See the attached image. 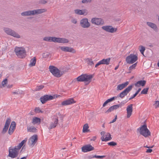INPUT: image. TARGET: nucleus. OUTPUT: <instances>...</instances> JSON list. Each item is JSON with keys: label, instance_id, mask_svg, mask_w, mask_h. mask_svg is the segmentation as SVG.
I'll return each mask as SVG.
<instances>
[{"label": "nucleus", "instance_id": "f257e3e1", "mask_svg": "<svg viewBox=\"0 0 159 159\" xmlns=\"http://www.w3.org/2000/svg\"><path fill=\"white\" fill-rule=\"evenodd\" d=\"M45 9H40L33 10H29L25 11L21 13V15L22 16H34L41 14L46 11Z\"/></svg>", "mask_w": 159, "mask_h": 159}, {"label": "nucleus", "instance_id": "f03ea898", "mask_svg": "<svg viewBox=\"0 0 159 159\" xmlns=\"http://www.w3.org/2000/svg\"><path fill=\"white\" fill-rule=\"evenodd\" d=\"M14 51L16 55L19 58H23L26 56V51L23 48L16 47L15 48Z\"/></svg>", "mask_w": 159, "mask_h": 159}, {"label": "nucleus", "instance_id": "7ed1b4c3", "mask_svg": "<svg viewBox=\"0 0 159 159\" xmlns=\"http://www.w3.org/2000/svg\"><path fill=\"white\" fill-rule=\"evenodd\" d=\"M50 71L55 77H60L63 74V72L59 70L57 67L50 66L49 67Z\"/></svg>", "mask_w": 159, "mask_h": 159}, {"label": "nucleus", "instance_id": "20e7f679", "mask_svg": "<svg viewBox=\"0 0 159 159\" xmlns=\"http://www.w3.org/2000/svg\"><path fill=\"white\" fill-rule=\"evenodd\" d=\"M93 76L92 75H88L86 74H82L76 78L77 80L79 82L86 81L89 83Z\"/></svg>", "mask_w": 159, "mask_h": 159}, {"label": "nucleus", "instance_id": "39448f33", "mask_svg": "<svg viewBox=\"0 0 159 159\" xmlns=\"http://www.w3.org/2000/svg\"><path fill=\"white\" fill-rule=\"evenodd\" d=\"M137 130L141 135L145 137H146L149 134V131L146 124H144L141 126L137 129Z\"/></svg>", "mask_w": 159, "mask_h": 159}, {"label": "nucleus", "instance_id": "423d86ee", "mask_svg": "<svg viewBox=\"0 0 159 159\" xmlns=\"http://www.w3.org/2000/svg\"><path fill=\"white\" fill-rule=\"evenodd\" d=\"M138 60V55L131 54L126 57V61L127 63L132 64Z\"/></svg>", "mask_w": 159, "mask_h": 159}, {"label": "nucleus", "instance_id": "0eeeda50", "mask_svg": "<svg viewBox=\"0 0 159 159\" xmlns=\"http://www.w3.org/2000/svg\"><path fill=\"white\" fill-rule=\"evenodd\" d=\"M19 150L16 146L14 148H9V156L12 158L17 157L18 156Z\"/></svg>", "mask_w": 159, "mask_h": 159}, {"label": "nucleus", "instance_id": "6e6552de", "mask_svg": "<svg viewBox=\"0 0 159 159\" xmlns=\"http://www.w3.org/2000/svg\"><path fill=\"white\" fill-rule=\"evenodd\" d=\"M4 31L7 34L12 36L16 38H20V35L14 31L9 28H5L4 29Z\"/></svg>", "mask_w": 159, "mask_h": 159}, {"label": "nucleus", "instance_id": "1a4fd4ad", "mask_svg": "<svg viewBox=\"0 0 159 159\" xmlns=\"http://www.w3.org/2000/svg\"><path fill=\"white\" fill-rule=\"evenodd\" d=\"M133 85H130L125 89L123 91L121 92L117 97H119L121 98H123L125 96L127 95L128 93L132 90L133 88Z\"/></svg>", "mask_w": 159, "mask_h": 159}, {"label": "nucleus", "instance_id": "9d476101", "mask_svg": "<svg viewBox=\"0 0 159 159\" xmlns=\"http://www.w3.org/2000/svg\"><path fill=\"white\" fill-rule=\"evenodd\" d=\"M38 140V136L37 135H34L32 136L28 141V145L31 147H33Z\"/></svg>", "mask_w": 159, "mask_h": 159}, {"label": "nucleus", "instance_id": "9b49d317", "mask_svg": "<svg viewBox=\"0 0 159 159\" xmlns=\"http://www.w3.org/2000/svg\"><path fill=\"white\" fill-rule=\"evenodd\" d=\"M80 26L84 28H88L90 26V23L87 18L82 19L80 21Z\"/></svg>", "mask_w": 159, "mask_h": 159}, {"label": "nucleus", "instance_id": "f8f14e48", "mask_svg": "<svg viewBox=\"0 0 159 159\" xmlns=\"http://www.w3.org/2000/svg\"><path fill=\"white\" fill-rule=\"evenodd\" d=\"M53 98L54 97L52 96L45 95L41 97L40 100L42 104H44L47 101L52 100Z\"/></svg>", "mask_w": 159, "mask_h": 159}, {"label": "nucleus", "instance_id": "ddd939ff", "mask_svg": "<svg viewBox=\"0 0 159 159\" xmlns=\"http://www.w3.org/2000/svg\"><path fill=\"white\" fill-rule=\"evenodd\" d=\"M91 23L96 25H102L104 23L103 20L101 18H93L91 20Z\"/></svg>", "mask_w": 159, "mask_h": 159}, {"label": "nucleus", "instance_id": "4468645a", "mask_svg": "<svg viewBox=\"0 0 159 159\" xmlns=\"http://www.w3.org/2000/svg\"><path fill=\"white\" fill-rule=\"evenodd\" d=\"M102 28L106 31L111 33L116 32L117 30L116 28H114L111 26L110 25L103 26Z\"/></svg>", "mask_w": 159, "mask_h": 159}, {"label": "nucleus", "instance_id": "2eb2a0df", "mask_svg": "<svg viewBox=\"0 0 159 159\" xmlns=\"http://www.w3.org/2000/svg\"><path fill=\"white\" fill-rule=\"evenodd\" d=\"M58 119L57 118L55 117L52 119V121L50 124L49 126L48 127L49 129L54 128L57 126L58 123Z\"/></svg>", "mask_w": 159, "mask_h": 159}, {"label": "nucleus", "instance_id": "dca6fc26", "mask_svg": "<svg viewBox=\"0 0 159 159\" xmlns=\"http://www.w3.org/2000/svg\"><path fill=\"white\" fill-rule=\"evenodd\" d=\"M60 48L61 50L65 52L75 53L76 52V51L73 48L69 47L62 46Z\"/></svg>", "mask_w": 159, "mask_h": 159}, {"label": "nucleus", "instance_id": "f3484780", "mask_svg": "<svg viewBox=\"0 0 159 159\" xmlns=\"http://www.w3.org/2000/svg\"><path fill=\"white\" fill-rule=\"evenodd\" d=\"M94 149V148L90 144L86 145L82 147V151L84 152L93 150Z\"/></svg>", "mask_w": 159, "mask_h": 159}, {"label": "nucleus", "instance_id": "a211bd4d", "mask_svg": "<svg viewBox=\"0 0 159 159\" xmlns=\"http://www.w3.org/2000/svg\"><path fill=\"white\" fill-rule=\"evenodd\" d=\"M75 102L74 101L73 99L71 98L63 101L61 102V105L63 106H65L70 105Z\"/></svg>", "mask_w": 159, "mask_h": 159}, {"label": "nucleus", "instance_id": "6ab92c4d", "mask_svg": "<svg viewBox=\"0 0 159 159\" xmlns=\"http://www.w3.org/2000/svg\"><path fill=\"white\" fill-rule=\"evenodd\" d=\"M69 41L67 39L65 38H55V43H68Z\"/></svg>", "mask_w": 159, "mask_h": 159}, {"label": "nucleus", "instance_id": "aec40b11", "mask_svg": "<svg viewBox=\"0 0 159 159\" xmlns=\"http://www.w3.org/2000/svg\"><path fill=\"white\" fill-rule=\"evenodd\" d=\"M129 83L128 81H126L125 83L118 84L116 90L117 91L121 90L126 87L129 84Z\"/></svg>", "mask_w": 159, "mask_h": 159}, {"label": "nucleus", "instance_id": "412c9836", "mask_svg": "<svg viewBox=\"0 0 159 159\" xmlns=\"http://www.w3.org/2000/svg\"><path fill=\"white\" fill-rule=\"evenodd\" d=\"M16 126V123L14 121H12L8 131V133L10 135H11L13 133L15 129Z\"/></svg>", "mask_w": 159, "mask_h": 159}, {"label": "nucleus", "instance_id": "4be33fe9", "mask_svg": "<svg viewBox=\"0 0 159 159\" xmlns=\"http://www.w3.org/2000/svg\"><path fill=\"white\" fill-rule=\"evenodd\" d=\"M126 111L127 112V117L128 118H129L131 116L133 111L132 104H131L127 107Z\"/></svg>", "mask_w": 159, "mask_h": 159}, {"label": "nucleus", "instance_id": "5701e85b", "mask_svg": "<svg viewBox=\"0 0 159 159\" xmlns=\"http://www.w3.org/2000/svg\"><path fill=\"white\" fill-rule=\"evenodd\" d=\"M11 119L9 118H8L6 120L4 127L2 130V132L3 133H5L7 130L11 122Z\"/></svg>", "mask_w": 159, "mask_h": 159}, {"label": "nucleus", "instance_id": "b1692460", "mask_svg": "<svg viewBox=\"0 0 159 159\" xmlns=\"http://www.w3.org/2000/svg\"><path fill=\"white\" fill-rule=\"evenodd\" d=\"M146 81L144 80H140L137 81L134 84L136 87H139L140 86H144L146 84Z\"/></svg>", "mask_w": 159, "mask_h": 159}, {"label": "nucleus", "instance_id": "393cba45", "mask_svg": "<svg viewBox=\"0 0 159 159\" xmlns=\"http://www.w3.org/2000/svg\"><path fill=\"white\" fill-rule=\"evenodd\" d=\"M106 137L104 138V137H101V139L102 141H107L111 139V135L109 133H107L106 135Z\"/></svg>", "mask_w": 159, "mask_h": 159}, {"label": "nucleus", "instance_id": "a878e982", "mask_svg": "<svg viewBox=\"0 0 159 159\" xmlns=\"http://www.w3.org/2000/svg\"><path fill=\"white\" fill-rule=\"evenodd\" d=\"M55 38L54 37H46L43 38V40L49 42H55Z\"/></svg>", "mask_w": 159, "mask_h": 159}, {"label": "nucleus", "instance_id": "bb28decb", "mask_svg": "<svg viewBox=\"0 0 159 159\" xmlns=\"http://www.w3.org/2000/svg\"><path fill=\"white\" fill-rule=\"evenodd\" d=\"M110 58H109L107 59H103L100 61L101 65H108L110 63Z\"/></svg>", "mask_w": 159, "mask_h": 159}, {"label": "nucleus", "instance_id": "cd10ccee", "mask_svg": "<svg viewBox=\"0 0 159 159\" xmlns=\"http://www.w3.org/2000/svg\"><path fill=\"white\" fill-rule=\"evenodd\" d=\"M40 122L41 119L40 118L37 117L33 118L32 123L34 125L36 124H39Z\"/></svg>", "mask_w": 159, "mask_h": 159}, {"label": "nucleus", "instance_id": "c85d7f7f", "mask_svg": "<svg viewBox=\"0 0 159 159\" xmlns=\"http://www.w3.org/2000/svg\"><path fill=\"white\" fill-rule=\"evenodd\" d=\"M74 12L76 14L79 15H84L86 13L84 10L75 9L74 10Z\"/></svg>", "mask_w": 159, "mask_h": 159}, {"label": "nucleus", "instance_id": "c756f323", "mask_svg": "<svg viewBox=\"0 0 159 159\" xmlns=\"http://www.w3.org/2000/svg\"><path fill=\"white\" fill-rule=\"evenodd\" d=\"M36 61V57H34L31 59L30 62L29 64L30 67L34 66H35Z\"/></svg>", "mask_w": 159, "mask_h": 159}, {"label": "nucleus", "instance_id": "7c9ffc66", "mask_svg": "<svg viewBox=\"0 0 159 159\" xmlns=\"http://www.w3.org/2000/svg\"><path fill=\"white\" fill-rule=\"evenodd\" d=\"M27 130L28 132L35 133L37 131V129L35 127L31 126H28L27 127Z\"/></svg>", "mask_w": 159, "mask_h": 159}, {"label": "nucleus", "instance_id": "2f4dec72", "mask_svg": "<svg viewBox=\"0 0 159 159\" xmlns=\"http://www.w3.org/2000/svg\"><path fill=\"white\" fill-rule=\"evenodd\" d=\"M89 125L87 124H85L83 126V132L85 133L88 132L89 130L88 129L89 128Z\"/></svg>", "mask_w": 159, "mask_h": 159}, {"label": "nucleus", "instance_id": "473e14b6", "mask_svg": "<svg viewBox=\"0 0 159 159\" xmlns=\"http://www.w3.org/2000/svg\"><path fill=\"white\" fill-rule=\"evenodd\" d=\"M7 79H5L2 82L1 84L0 85V88H2L5 87V85L7 84Z\"/></svg>", "mask_w": 159, "mask_h": 159}, {"label": "nucleus", "instance_id": "72a5a7b5", "mask_svg": "<svg viewBox=\"0 0 159 159\" xmlns=\"http://www.w3.org/2000/svg\"><path fill=\"white\" fill-rule=\"evenodd\" d=\"M141 90V89L139 88V89L138 90L136 91V92L134 94L133 96L131 97L130 98H129V100H130L134 98L135 97H136V96L138 94V93Z\"/></svg>", "mask_w": 159, "mask_h": 159}, {"label": "nucleus", "instance_id": "f704fd0d", "mask_svg": "<svg viewBox=\"0 0 159 159\" xmlns=\"http://www.w3.org/2000/svg\"><path fill=\"white\" fill-rule=\"evenodd\" d=\"M150 27L152 28L154 30L157 31V28L156 25L152 23H150Z\"/></svg>", "mask_w": 159, "mask_h": 159}, {"label": "nucleus", "instance_id": "c9c22d12", "mask_svg": "<svg viewBox=\"0 0 159 159\" xmlns=\"http://www.w3.org/2000/svg\"><path fill=\"white\" fill-rule=\"evenodd\" d=\"M26 142V140H24L22 141L20 143H19V144L16 147L18 148V149H20L21 147L23 145L24 143Z\"/></svg>", "mask_w": 159, "mask_h": 159}, {"label": "nucleus", "instance_id": "e433bc0d", "mask_svg": "<svg viewBox=\"0 0 159 159\" xmlns=\"http://www.w3.org/2000/svg\"><path fill=\"white\" fill-rule=\"evenodd\" d=\"M139 48L141 53L143 55V52L145 50V48L142 46H139Z\"/></svg>", "mask_w": 159, "mask_h": 159}, {"label": "nucleus", "instance_id": "4c0bfd02", "mask_svg": "<svg viewBox=\"0 0 159 159\" xmlns=\"http://www.w3.org/2000/svg\"><path fill=\"white\" fill-rule=\"evenodd\" d=\"M105 157V156H97V155H94L91 157V158H100L102 159Z\"/></svg>", "mask_w": 159, "mask_h": 159}, {"label": "nucleus", "instance_id": "58836bf2", "mask_svg": "<svg viewBox=\"0 0 159 159\" xmlns=\"http://www.w3.org/2000/svg\"><path fill=\"white\" fill-rule=\"evenodd\" d=\"M44 87V86L43 85H40L38 86H37L35 89V91H39L41 89H43Z\"/></svg>", "mask_w": 159, "mask_h": 159}, {"label": "nucleus", "instance_id": "ea45409f", "mask_svg": "<svg viewBox=\"0 0 159 159\" xmlns=\"http://www.w3.org/2000/svg\"><path fill=\"white\" fill-rule=\"evenodd\" d=\"M88 61V64L91 66H93L94 65L93 61L91 59L88 58L87 59Z\"/></svg>", "mask_w": 159, "mask_h": 159}, {"label": "nucleus", "instance_id": "a19ab883", "mask_svg": "<svg viewBox=\"0 0 159 159\" xmlns=\"http://www.w3.org/2000/svg\"><path fill=\"white\" fill-rule=\"evenodd\" d=\"M50 54L48 52H46L43 53L42 54V57L43 58H47L49 56Z\"/></svg>", "mask_w": 159, "mask_h": 159}, {"label": "nucleus", "instance_id": "79ce46f5", "mask_svg": "<svg viewBox=\"0 0 159 159\" xmlns=\"http://www.w3.org/2000/svg\"><path fill=\"white\" fill-rule=\"evenodd\" d=\"M137 65V63L136 62L134 64H133L131 66H130L129 68V70H131L133 69H134L135 67Z\"/></svg>", "mask_w": 159, "mask_h": 159}, {"label": "nucleus", "instance_id": "37998d69", "mask_svg": "<svg viewBox=\"0 0 159 159\" xmlns=\"http://www.w3.org/2000/svg\"><path fill=\"white\" fill-rule=\"evenodd\" d=\"M112 107L113 108V110H114L118 109L119 107H121V105L120 104H118L113 105L112 106Z\"/></svg>", "mask_w": 159, "mask_h": 159}, {"label": "nucleus", "instance_id": "c03bdc74", "mask_svg": "<svg viewBox=\"0 0 159 159\" xmlns=\"http://www.w3.org/2000/svg\"><path fill=\"white\" fill-rule=\"evenodd\" d=\"M148 88L144 89L141 92V94H146L147 93Z\"/></svg>", "mask_w": 159, "mask_h": 159}, {"label": "nucleus", "instance_id": "a18cd8bd", "mask_svg": "<svg viewBox=\"0 0 159 159\" xmlns=\"http://www.w3.org/2000/svg\"><path fill=\"white\" fill-rule=\"evenodd\" d=\"M108 144L110 146H115L117 145V143L114 141H112L108 143Z\"/></svg>", "mask_w": 159, "mask_h": 159}, {"label": "nucleus", "instance_id": "49530a36", "mask_svg": "<svg viewBox=\"0 0 159 159\" xmlns=\"http://www.w3.org/2000/svg\"><path fill=\"white\" fill-rule=\"evenodd\" d=\"M113 110H114L113 109V108L112 107V106H111L108 109L107 111L105 112V113H108L113 111Z\"/></svg>", "mask_w": 159, "mask_h": 159}, {"label": "nucleus", "instance_id": "de8ad7c7", "mask_svg": "<svg viewBox=\"0 0 159 159\" xmlns=\"http://www.w3.org/2000/svg\"><path fill=\"white\" fill-rule=\"evenodd\" d=\"M116 98V97H113L111 98L108 99L107 100V101L108 102H109L114 100L115 98Z\"/></svg>", "mask_w": 159, "mask_h": 159}, {"label": "nucleus", "instance_id": "09e8293b", "mask_svg": "<svg viewBox=\"0 0 159 159\" xmlns=\"http://www.w3.org/2000/svg\"><path fill=\"white\" fill-rule=\"evenodd\" d=\"M35 111L36 113H42V111L40 110L39 107H36L35 109Z\"/></svg>", "mask_w": 159, "mask_h": 159}, {"label": "nucleus", "instance_id": "8fccbe9b", "mask_svg": "<svg viewBox=\"0 0 159 159\" xmlns=\"http://www.w3.org/2000/svg\"><path fill=\"white\" fill-rule=\"evenodd\" d=\"M92 0H82V2L83 3H87L88 2H90Z\"/></svg>", "mask_w": 159, "mask_h": 159}, {"label": "nucleus", "instance_id": "3c124183", "mask_svg": "<svg viewBox=\"0 0 159 159\" xmlns=\"http://www.w3.org/2000/svg\"><path fill=\"white\" fill-rule=\"evenodd\" d=\"M154 106L156 108L159 107V101H157L154 104Z\"/></svg>", "mask_w": 159, "mask_h": 159}, {"label": "nucleus", "instance_id": "603ef678", "mask_svg": "<svg viewBox=\"0 0 159 159\" xmlns=\"http://www.w3.org/2000/svg\"><path fill=\"white\" fill-rule=\"evenodd\" d=\"M12 93L13 94H18L20 93L19 89L16 90L15 92H12Z\"/></svg>", "mask_w": 159, "mask_h": 159}, {"label": "nucleus", "instance_id": "864d4df0", "mask_svg": "<svg viewBox=\"0 0 159 159\" xmlns=\"http://www.w3.org/2000/svg\"><path fill=\"white\" fill-rule=\"evenodd\" d=\"M71 22L74 24H76L77 22V20L74 18H72L71 19Z\"/></svg>", "mask_w": 159, "mask_h": 159}, {"label": "nucleus", "instance_id": "5fc2aeb1", "mask_svg": "<svg viewBox=\"0 0 159 159\" xmlns=\"http://www.w3.org/2000/svg\"><path fill=\"white\" fill-rule=\"evenodd\" d=\"M47 2L45 0H40L39 2V3L43 4H45Z\"/></svg>", "mask_w": 159, "mask_h": 159}, {"label": "nucleus", "instance_id": "6e6d98bb", "mask_svg": "<svg viewBox=\"0 0 159 159\" xmlns=\"http://www.w3.org/2000/svg\"><path fill=\"white\" fill-rule=\"evenodd\" d=\"M101 65V63L99 61L95 65V67H97L99 65Z\"/></svg>", "mask_w": 159, "mask_h": 159}, {"label": "nucleus", "instance_id": "4d7b16f0", "mask_svg": "<svg viewBox=\"0 0 159 159\" xmlns=\"http://www.w3.org/2000/svg\"><path fill=\"white\" fill-rule=\"evenodd\" d=\"M105 132L104 131H102V132H101V135H102V137H104L105 136Z\"/></svg>", "mask_w": 159, "mask_h": 159}, {"label": "nucleus", "instance_id": "13d9d810", "mask_svg": "<svg viewBox=\"0 0 159 159\" xmlns=\"http://www.w3.org/2000/svg\"><path fill=\"white\" fill-rule=\"evenodd\" d=\"M144 147L148 148V149H147L146 151V152L148 153L149 152V147L147 145H146V146H144Z\"/></svg>", "mask_w": 159, "mask_h": 159}, {"label": "nucleus", "instance_id": "bf43d9fd", "mask_svg": "<svg viewBox=\"0 0 159 159\" xmlns=\"http://www.w3.org/2000/svg\"><path fill=\"white\" fill-rule=\"evenodd\" d=\"M108 102L107 101V100H106L104 103L103 104V105H102V106L103 107H104L108 103Z\"/></svg>", "mask_w": 159, "mask_h": 159}, {"label": "nucleus", "instance_id": "052dcab7", "mask_svg": "<svg viewBox=\"0 0 159 159\" xmlns=\"http://www.w3.org/2000/svg\"><path fill=\"white\" fill-rule=\"evenodd\" d=\"M96 139V136H94L90 140L91 141H95Z\"/></svg>", "mask_w": 159, "mask_h": 159}, {"label": "nucleus", "instance_id": "680f3d73", "mask_svg": "<svg viewBox=\"0 0 159 159\" xmlns=\"http://www.w3.org/2000/svg\"><path fill=\"white\" fill-rule=\"evenodd\" d=\"M116 120H115V119H114L112 120L110 122V123H113L115 121H116Z\"/></svg>", "mask_w": 159, "mask_h": 159}, {"label": "nucleus", "instance_id": "e2e57ef3", "mask_svg": "<svg viewBox=\"0 0 159 159\" xmlns=\"http://www.w3.org/2000/svg\"><path fill=\"white\" fill-rule=\"evenodd\" d=\"M13 86V85H8L7 86V87L8 88H11Z\"/></svg>", "mask_w": 159, "mask_h": 159}, {"label": "nucleus", "instance_id": "0e129e2a", "mask_svg": "<svg viewBox=\"0 0 159 159\" xmlns=\"http://www.w3.org/2000/svg\"><path fill=\"white\" fill-rule=\"evenodd\" d=\"M118 66H117L115 68V70H116L118 69Z\"/></svg>", "mask_w": 159, "mask_h": 159}, {"label": "nucleus", "instance_id": "69168bd1", "mask_svg": "<svg viewBox=\"0 0 159 159\" xmlns=\"http://www.w3.org/2000/svg\"><path fill=\"white\" fill-rule=\"evenodd\" d=\"M20 159H26V157H23L21 158Z\"/></svg>", "mask_w": 159, "mask_h": 159}, {"label": "nucleus", "instance_id": "338daca9", "mask_svg": "<svg viewBox=\"0 0 159 159\" xmlns=\"http://www.w3.org/2000/svg\"><path fill=\"white\" fill-rule=\"evenodd\" d=\"M114 119H115L116 120L117 119V115H116L115 116V117Z\"/></svg>", "mask_w": 159, "mask_h": 159}, {"label": "nucleus", "instance_id": "774afa93", "mask_svg": "<svg viewBox=\"0 0 159 159\" xmlns=\"http://www.w3.org/2000/svg\"><path fill=\"white\" fill-rule=\"evenodd\" d=\"M2 73L0 74V79L1 78V77L2 76Z\"/></svg>", "mask_w": 159, "mask_h": 159}]
</instances>
